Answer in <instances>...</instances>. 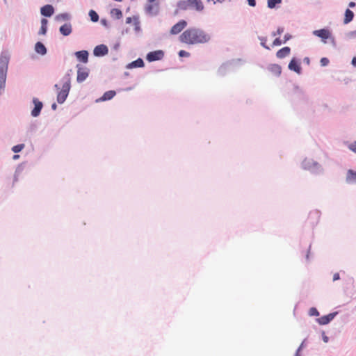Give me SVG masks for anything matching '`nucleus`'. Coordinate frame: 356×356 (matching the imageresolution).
<instances>
[{
  "label": "nucleus",
  "instance_id": "obj_9",
  "mask_svg": "<svg viewBox=\"0 0 356 356\" xmlns=\"http://www.w3.org/2000/svg\"><path fill=\"white\" fill-rule=\"evenodd\" d=\"M108 49L104 44H99L95 47L94 49L93 53L96 56H103L108 54Z\"/></svg>",
  "mask_w": 356,
  "mask_h": 356
},
{
  "label": "nucleus",
  "instance_id": "obj_30",
  "mask_svg": "<svg viewBox=\"0 0 356 356\" xmlns=\"http://www.w3.org/2000/svg\"><path fill=\"white\" fill-rule=\"evenodd\" d=\"M309 314L310 316H319V312H318L317 309L315 308V307H312L310 308L309 311Z\"/></svg>",
  "mask_w": 356,
  "mask_h": 356
},
{
  "label": "nucleus",
  "instance_id": "obj_47",
  "mask_svg": "<svg viewBox=\"0 0 356 356\" xmlns=\"http://www.w3.org/2000/svg\"><path fill=\"white\" fill-rule=\"evenodd\" d=\"M324 341H325V342H327V337H325Z\"/></svg>",
  "mask_w": 356,
  "mask_h": 356
},
{
  "label": "nucleus",
  "instance_id": "obj_26",
  "mask_svg": "<svg viewBox=\"0 0 356 356\" xmlns=\"http://www.w3.org/2000/svg\"><path fill=\"white\" fill-rule=\"evenodd\" d=\"M282 0H267L268 7L269 8H274L277 4H280Z\"/></svg>",
  "mask_w": 356,
  "mask_h": 356
},
{
  "label": "nucleus",
  "instance_id": "obj_38",
  "mask_svg": "<svg viewBox=\"0 0 356 356\" xmlns=\"http://www.w3.org/2000/svg\"><path fill=\"white\" fill-rule=\"evenodd\" d=\"M248 4H249L250 6H252V7L255 6V5H256V1H255V0H248Z\"/></svg>",
  "mask_w": 356,
  "mask_h": 356
},
{
  "label": "nucleus",
  "instance_id": "obj_29",
  "mask_svg": "<svg viewBox=\"0 0 356 356\" xmlns=\"http://www.w3.org/2000/svg\"><path fill=\"white\" fill-rule=\"evenodd\" d=\"M24 144H19V145L13 146L12 148V150L15 153H18V152H21L24 149Z\"/></svg>",
  "mask_w": 356,
  "mask_h": 356
},
{
  "label": "nucleus",
  "instance_id": "obj_39",
  "mask_svg": "<svg viewBox=\"0 0 356 356\" xmlns=\"http://www.w3.org/2000/svg\"><path fill=\"white\" fill-rule=\"evenodd\" d=\"M351 38L356 39V30L350 33Z\"/></svg>",
  "mask_w": 356,
  "mask_h": 356
},
{
  "label": "nucleus",
  "instance_id": "obj_37",
  "mask_svg": "<svg viewBox=\"0 0 356 356\" xmlns=\"http://www.w3.org/2000/svg\"><path fill=\"white\" fill-rule=\"evenodd\" d=\"M339 279H340L339 274L338 273H334L333 275V281H337V280H339Z\"/></svg>",
  "mask_w": 356,
  "mask_h": 356
},
{
  "label": "nucleus",
  "instance_id": "obj_10",
  "mask_svg": "<svg viewBox=\"0 0 356 356\" xmlns=\"http://www.w3.org/2000/svg\"><path fill=\"white\" fill-rule=\"evenodd\" d=\"M33 102L35 105V107L31 111V115L33 117H37L40 115L43 105L42 103L36 98H34Z\"/></svg>",
  "mask_w": 356,
  "mask_h": 356
},
{
  "label": "nucleus",
  "instance_id": "obj_1",
  "mask_svg": "<svg viewBox=\"0 0 356 356\" xmlns=\"http://www.w3.org/2000/svg\"><path fill=\"white\" fill-rule=\"evenodd\" d=\"M210 35L198 28H190L184 31L179 36L180 42L187 44H204L210 41Z\"/></svg>",
  "mask_w": 356,
  "mask_h": 356
},
{
  "label": "nucleus",
  "instance_id": "obj_21",
  "mask_svg": "<svg viewBox=\"0 0 356 356\" xmlns=\"http://www.w3.org/2000/svg\"><path fill=\"white\" fill-rule=\"evenodd\" d=\"M354 17V13L353 11H351L350 9H346L345 12V17L343 19L344 24H348L350 22Z\"/></svg>",
  "mask_w": 356,
  "mask_h": 356
},
{
  "label": "nucleus",
  "instance_id": "obj_25",
  "mask_svg": "<svg viewBox=\"0 0 356 356\" xmlns=\"http://www.w3.org/2000/svg\"><path fill=\"white\" fill-rule=\"evenodd\" d=\"M47 20L46 19H42L41 20V28L40 30V34L44 35L47 32Z\"/></svg>",
  "mask_w": 356,
  "mask_h": 356
},
{
  "label": "nucleus",
  "instance_id": "obj_16",
  "mask_svg": "<svg viewBox=\"0 0 356 356\" xmlns=\"http://www.w3.org/2000/svg\"><path fill=\"white\" fill-rule=\"evenodd\" d=\"M289 70H293L298 74L300 73L301 71L300 63L295 58H293L290 61L289 64Z\"/></svg>",
  "mask_w": 356,
  "mask_h": 356
},
{
  "label": "nucleus",
  "instance_id": "obj_48",
  "mask_svg": "<svg viewBox=\"0 0 356 356\" xmlns=\"http://www.w3.org/2000/svg\"><path fill=\"white\" fill-rule=\"evenodd\" d=\"M314 213L318 217V212H315Z\"/></svg>",
  "mask_w": 356,
  "mask_h": 356
},
{
  "label": "nucleus",
  "instance_id": "obj_32",
  "mask_svg": "<svg viewBox=\"0 0 356 356\" xmlns=\"http://www.w3.org/2000/svg\"><path fill=\"white\" fill-rule=\"evenodd\" d=\"M329 59L327 58H322L320 60L321 65L322 66H326L329 64Z\"/></svg>",
  "mask_w": 356,
  "mask_h": 356
},
{
  "label": "nucleus",
  "instance_id": "obj_44",
  "mask_svg": "<svg viewBox=\"0 0 356 356\" xmlns=\"http://www.w3.org/2000/svg\"><path fill=\"white\" fill-rule=\"evenodd\" d=\"M56 107H57V106H56V104L55 103H54V104H52V106H51V108H52L54 110H55V109L56 108Z\"/></svg>",
  "mask_w": 356,
  "mask_h": 356
},
{
  "label": "nucleus",
  "instance_id": "obj_19",
  "mask_svg": "<svg viewBox=\"0 0 356 356\" xmlns=\"http://www.w3.org/2000/svg\"><path fill=\"white\" fill-rule=\"evenodd\" d=\"M270 72L275 76H280L282 72V68L279 65L273 64L268 67Z\"/></svg>",
  "mask_w": 356,
  "mask_h": 356
},
{
  "label": "nucleus",
  "instance_id": "obj_5",
  "mask_svg": "<svg viewBox=\"0 0 356 356\" xmlns=\"http://www.w3.org/2000/svg\"><path fill=\"white\" fill-rule=\"evenodd\" d=\"M77 68V77L76 80L79 83H81L85 81L89 75V70L86 67L81 65H76Z\"/></svg>",
  "mask_w": 356,
  "mask_h": 356
},
{
  "label": "nucleus",
  "instance_id": "obj_15",
  "mask_svg": "<svg viewBox=\"0 0 356 356\" xmlns=\"http://www.w3.org/2000/svg\"><path fill=\"white\" fill-rule=\"evenodd\" d=\"M77 59L84 63H86L88 60V53L87 51H79L75 54Z\"/></svg>",
  "mask_w": 356,
  "mask_h": 356
},
{
  "label": "nucleus",
  "instance_id": "obj_36",
  "mask_svg": "<svg viewBox=\"0 0 356 356\" xmlns=\"http://www.w3.org/2000/svg\"><path fill=\"white\" fill-rule=\"evenodd\" d=\"M349 148L354 152L356 153V143L351 144Z\"/></svg>",
  "mask_w": 356,
  "mask_h": 356
},
{
  "label": "nucleus",
  "instance_id": "obj_8",
  "mask_svg": "<svg viewBox=\"0 0 356 356\" xmlns=\"http://www.w3.org/2000/svg\"><path fill=\"white\" fill-rule=\"evenodd\" d=\"M163 51L161 50L151 51L147 55V60L149 62L159 60L163 58Z\"/></svg>",
  "mask_w": 356,
  "mask_h": 356
},
{
  "label": "nucleus",
  "instance_id": "obj_20",
  "mask_svg": "<svg viewBox=\"0 0 356 356\" xmlns=\"http://www.w3.org/2000/svg\"><path fill=\"white\" fill-rule=\"evenodd\" d=\"M35 51L41 55H44L47 52V49L46 47H44V45L40 42H38L36 44H35Z\"/></svg>",
  "mask_w": 356,
  "mask_h": 356
},
{
  "label": "nucleus",
  "instance_id": "obj_45",
  "mask_svg": "<svg viewBox=\"0 0 356 356\" xmlns=\"http://www.w3.org/2000/svg\"><path fill=\"white\" fill-rule=\"evenodd\" d=\"M19 157V155H14V156H13V159H18Z\"/></svg>",
  "mask_w": 356,
  "mask_h": 356
},
{
  "label": "nucleus",
  "instance_id": "obj_22",
  "mask_svg": "<svg viewBox=\"0 0 356 356\" xmlns=\"http://www.w3.org/2000/svg\"><path fill=\"white\" fill-rule=\"evenodd\" d=\"M144 66V62L141 58H138L137 60L131 62L127 65L128 68H134V67H142Z\"/></svg>",
  "mask_w": 356,
  "mask_h": 356
},
{
  "label": "nucleus",
  "instance_id": "obj_43",
  "mask_svg": "<svg viewBox=\"0 0 356 356\" xmlns=\"http://www.w3.org/2000/svg\"><path fill=\"white\" fill-rule=\"evenodd\" d=\"M213 1L214 3H217V2H222L224 0H212Z\"/></svg>",
  "mask_w": 356,
  "mask_h": 356
},
{
  "label": "nucleus",
  "instance_id": "obj_24",
  "mask_svg": "<svg viewBox=\"0 0 356 356\" xmlns=\"http://www.w3.org/2000/svg\"><path fill=\"white\" fill-rule=\"evenodd\" d=\"M111 15L112 17H115L116 19H120L122 17V11L118 8H113L111 11Z\"/></svg>",
  "mask_w": 356,
  "mask_h": 356
},
{
  "label": "nucleus",
  "instance_id": "obj_46",
  "mask_svg": "<svg viewBox=\"0 0 356 356\" xmlns=\"http://www.w3.org/2000/svg\"><path fill=\"white\" fill-rule=\"evenodd\" d=\"M149 3H153L156 0H147Z\"/></svg>",
  "mask_w": 356,
  "mask_h": 356
},
{
  "label": "nucleus",
  "instance_id": "obj_7",
  "mask_svg": "<svg viewBox=\"0 0 356 356\" xmlns=\"http://www.w3.org/2000/svg\"><path fill=\"white\" fill-rule=\"evenodd\" d=\"M313 34L317 37L321 38L324 43L326 42V39H328L331 37L330 31L325 29L316 30L313 32Z\"/></svg>",
  "mask_w": 356,
  "mask_h": 356
},
{
  "label": "nucleus",
  "instance_id": "obj_11",
  "mask_svg": "<svg viewBox=\"0 0 356 356\" xmlns=\"http://www.w3.org/2000/svg\"><path fill=\"white\" fill-rule=\"evenodd\" d=\"M126 23L130 24L133 23L134 28L136 32H139L140 31V20L138 17L134 16V17H129L126 19Z\"/></svg>",
  "mask_w": 356,
  "mask_h": 356
},
{
  "label": "nucleus",
  "instance_id": "obj_23",
  "mask_svg": "<svg viewBox=\"0 0 356 356\" xmlns=\"http://www.w3.org/2000/svg\"><path fill=\"white\" fill-rule=\"evenodd\" d=\"M115 95L114 90H109L106 92L103 96L99 99L100 101H106L111 99Z\"/></svg>",
  "mask_w": 356,
  "mask_h": 356
},
{
  "label": "nucleus",
  "instance_id": "obj_35",
  "mask_svg": "<svg viewBox=\"0 0 356 356\" xmlns=\"http://www.w3.org/2000/svg\"><path fill=\"white\" fill-rule=\"evenodd\" d=\"M261 44L264 48H266V49H270V48L266 44V38H261Z\"/></svg>",
  "mask_w": 356,
  "mask_h": 356
},
{
  "label": "nucleus",
  "instance_id": "obj_18",
  "mask_svg": "<svg viewBox=\"0 0 356 356\" xmlns=\"http://www.w3.org/2000/svg\"><path fill=\"white\" fill-rule=\"evenodd\" d=\"M291 51V49L289 47H285L280 49L276 56L278 58H284L286 56H289Z\"/></svg>",
  "mask_w": 356,
  "mask_h": 356
},
{
  "label": "nucleus",
  "instance_id": "obj_2",
  "mask_svg": "<svg viewBox=\"0 0 356 356\" xmlns=\"http://www.w3.org/2000/svg\"><path fill=\"white\" fill-rule=\"evenodd\" d=\"M54 87L58 90L57 94V102L59 104H63L66 100L71 88L70 76L66 75L63 78L61 88H60L58 84H56Z\"/></svg>",
  "mask_w": 356,
  "mask_h": 356
},
{
  "label": "nucleus",
  "instance_id": "obj_42",
  "mask_svg": "<svg viewBox=\"0 0 356 356\" xmlns=\"http://www.w3.org/2000/svg\"><path fill=\"white\" fill-rule=\"evenodd\" d=\"M349 6L351 7V8H353L355 6V3L353 2V1H351L349 3Z\"/></svg>",
  "mask_w": 356,
  "mask_h": 356
},
{
  "label": "nucleus",
  "instance_id": "obj_40",
  "mask_svg": "<svg viewBox=\"0 0 356 356\" xmlns=\"http://www.w3.org/2000/svg\"><path fill=\"white\" fill-rule=\"evenodd\" d=\"M291 38V35L289 34H286L284 35V42H286L287 40H289Z\"/></svg>",
  "mask_w": 356,
  "mask_h": 356
},
{
  "label": "nucleus",
  "instance_id": "obj_31",
  "mask_svg": "<svg viewBox=\"0 0 356 356\" xmlns=\"http://www.w3.org/2000/svg\"><path fill=\"white\" fill-rule=\"evenodd\" d=\"M284 32V29L282 27H280L275 32L272 33L273 36H277L281 35Z\"/></svg>",
  "mask_w": 356,
  "mask_h": 356
},
{
  "label": "nucleus",
  "instance_id": "obj_28",
  "mask_svg": "<svg viewBox=\"0 0 356 356\" xmlns=\"http://www.w3.org/2000/svg\"><path fill=\"white\" fill-rule=\"evenodd\" d=\"M69 19V15L67 13L59 14L56 17V19L58 21H64Z\"/></svg>",
  "mask_w": 356,
  "mask_h": 356
},
{
  "label": "nucleus",
  "instance_id": "obj_6",
  "mask_svg": "<svg viewBox=\"0 0 356 356\" xmlns=\"http://www.w3.org/2000/svg\"><path fill=\"white\" fill-rule=\"evenodd\" d=\"M186 26L187 22L185 20L181 19L171 28L170 32L172 35H177L182 31Z\"/></svg>",
  "mask_w": 356,
  "mask_h": 356
},
{
  "label": "nucleus",
  "instance_id": "obj_14",
  "mask_svg": "<svg viewBox=\"0 0 356 356\" xmlns=\"http://www.w3.org/2000/svg\"><path fill=\"white\" fill-rule=\"evenodd\" d=\"M346 182L350 184H356V172L348 170L346 175Z\"/></svg>",
  "mask_w": 356,
  "mask_h": 356
},
{
  "label": "nucleus",
  "instance_id": "obj_3",
  "mask_svg": "<svg viewBox=\"0 0 356 356\" xmlns=\"http://www.w3.org/2000/svg\"><path fill=\"white\" fill-rule=\"evenodd\" d=\"M178 6L181 10L194 9L197 12H201L204 8L201 0L182 1L179 3Z\"/></svg>",
  "mask_w": 356,
  "mask_h": 356
},
{
  "label": "nucleus",
  "instance_id": "obj_4",
  "mask_svg": "<svg viewBox=\"0 0 356 356\" xmlns=\"http://www.w3.org/2000/svg\"><path fill=\"white\" fill-rule=\"evenodd\" d=\"M8 58L6 56L0 58V90L5 87L8 71Z\"/></svg>",
  "mask_w": 356,
  "mask_h": 356
},
{
  "label": "nucleus",
  "instance_id": "obj_41",
  "mask_svg": "<svg viewBox=\"0 0 356 356\" xmlns=\"http://www.w3.org/2000/svg\"><path fill=\"white\" fill-rule=\"evenodd\" d=\"M352 65L355 67H356V57H354L353 59H352Z\"/></svg>",
  "mask_w": 356,
  "mask_h": 356
},
{
  "label": "nucleus",
  "instance_id": "obj_34",
  "mask_svg": "<svg viewBox=\"0 0 356 356\" xmlns=\"http://www.w3.org/2000/svg\"><path fill=\"white\" fill-rule=\"evenodd\" d=\"M281 44H282L281 40L279 38H277L273 41V46H280V45H281Z\"/></svg>",
  "mask_w": 356,
  "mask_h": 356
},
{
  "label": "nucleus",
  "instance_id": "obj_27",
  "mask_svg": "<svg viewBox=\"0 0 356 356\" xmlns=\"http://www.w3.org/2000/svg\"><path fill=\"white\" fill-rule=\"evenodd\" d=\"M89 16L90 17L91 20L94 22H97L99 20V15L93 10H90Z\"/></svg>",
  "mask_w": 356,
  "mask_h": 356
},
{
  "label": "nucleus",
  "instance_id": "obj_17",
  "mask_svg": "<svg viewBox=\"0 0 356 356\" xmlns=\"http://www.w3.org/2000/svg\"><path fill=\"white\" fill-rule=\"evenodd\" d=\"M60 33L65 36L69 35L72 33V26L70 24H65L59 29Z\"/></svg>",
  "mask_w": 356,
  "mask_h": 356
},
{
  "label": "nucleus",
  "instance_id": "obj_12",
  "mask_svg": "<svg viewBox=\"0 0 356 356\" xmlns=\"http://www.w3.org/2000/svg\"><path fill=\"white\" fill-rule=\"evenodd\" d=\"M337 312L334 313H330L327 315L323 316L318 318H317V322L320 325H326L328 324L336 316Z\"/></svg>",
  "mask_w": 356,
  "mask_h": 356
},
{
  "label": "nucleus",
  "instance_id": "obj_13",
  "mask_svg": "<svg viewBox=\"0 0 356 356\" xmlns=\"http://www.w3.org/2000/svg\"><path fill=\"white\" fill-rule=\"evenodd\" d=\"M40 13L43 16L51 17L54 13V9L51 5L47 4L41 8Z\"/></svg>",
  "mask_w": 356,
  "mask_h": 356
},
{
  "label": "nucleus",
  "instance_id": "obj_33",
  "mask_svg": "<svg viewBox=\"0 0 356 356\" xmlns=\"http://www.w3.org/2000/svg\"><path fill=\"white\" fill-rule=\"evenodd\" d=\"M179 56L180 57H188L190 56V53H188L184 50H181L179 52Z\"/></svg>",
  "mask_w": 356,
  "mask_h": 356
}]
</instances>
